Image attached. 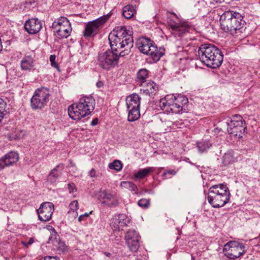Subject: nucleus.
Returning <instances> with one entry per match:
<instances>
[{
    "instance_id": "nucleus-23",
    "label": "nucleus",
    "mask_w": 260,
    "mask_h": 260,
    "mask_svg": "<svg viewBox=\"0 0 260 260\" xmlns=\"http://www.w3.org/2000/svg\"><path fill=\"white\" fill-rule=\"evenodd\" d=\"M126 104L127 109L140 108V98L136 93L130 94L126 99Z\"/></svg>"
},
{
    "instance_id": "nucleus-34",
    "label": "nucleus",
    "mask_w": 260,
    "mask_h": 260,
    "mask_svg": "<svg viewBox=\"0 0 260 260\" xmlns=\"http://www.w3.org/2000/svg\"><path fill=\"white\" fill-rule=\"evenodd\" d=\"M120 185L122 187L129 189L130 190L135 191V193H137L136 191L137 190V187L132 182L122 181L121 182Z\"/></svg>"
},
{
    "instance_id": "nucleus-38",
    "label": "nucleus",
    "mask_w": 260,
    "mask_h": 260,
    "mask_svg": "<svg viewBox=\"0 0 260 260\" xmlns=\"http://www.w3.org/2000/svg\"><path fill=\"white\" fill-rule=\"evenodd\" d=\"M185 126V124L182 120L176 121L174 122L173 129L176 128H183Z\"/></svg>"
},
{
    "instance_id": "nucleus-7",
    "label": "nucleus",
    "mask_w": 260,
    "mask_h": 260,
    "mask_svg": "<svg viewBox=\"0 0 260 260\" xmlns=\"http://www.w3.org/2000/svg\"><path fill=\"white\" fill-rule=\"evenodd\" d=\"M49 96L48 88L42 87L37 89L30 100L31 107L34 110L43 109L47 105Z\"/></svg>"
},
{
    "instance_id": "nucleus-33",
    "label": "nucleus",
    "mask_w": 260,
    "mask_h": 260,
    "mask_svg": "<svg viewBox=\"0 0 260 260\" xmlns=\"http://www.w3.org/2000/svg\"><path fill=\"white\" fill-rule=\"evenodd\" d=\"M211 146V144L208 141H203L198 143L197 147L199 151L203 153L209 149Z\"/></svg>"
},
{
    "instance_id": "nucleus-49",
    "label": "nucleus",
    "mask_w": 260,
    "mask_h": 260,
    "mask_svg": "<svg viewBox=\"0 0 260 260\" xmlns=\"http://www.w3.org/2000/svg\"><path fill=\"white\" fill-rule=\"evenodd\" d=\"M109 254H110V253H108V254H107V256H108Z\"/></svg>"
},
{
    "instance_id": "nucleus-16",
    "label": "nucleus",
    "mask_w": 260,
    "mask_h": 260,
    "mask_svg": "<svg viewBox=\"0 0 260 260\" xmlns=\"http://www.w3.org/2000/svg\"><path fill=\"white\" fill-rule=\"evenodd\" d=\"M130 222V219L124 214L115 215L111 219L110 226L113 231H119Z\"/></svg>"
},
{
    "instance_id": "nucleus-30",
    "label": "nucleus",
    "mask_w": 260,
    "mask_h": 260,
    "mask_svg": "<svg viewBox=\"0 0 260 260\" xmlns=\"http://www.w3.org/2000/svg\"><path fill=\"white\" fill-rule=\"evenodd\" d=\"M127 111L128 112L127 119L129 121H136L140 116V108L127 109Z\"/></svg>"
},
{
    "instance_id": "nucleus-9",
    "label": "nucleus",
    "mask_w": 260,
    "mask_h": 260,
    "mask_svg": "<svg viewBox=\"0 0 260 260\" xmlns=\"http://www.w3.org/2000/svg\"><path fill=\"white\" fill-rule=\"evenodd\" d=\"M52 27L55 29L58 36L62 38H67L72 31L69 20L65 17H60L52 23Z\"/></svg>"
},
{
    "instance_id": "nucleus-12",
    "label": "nucleus",
    "mask_w": 260,
    "mask_h": 260,
    "mask_svg": "<svg viewBox=\"0 0 260 260\" xmlns=\"http://www.w3.org/2000/svg\"><path fill=\"white\" fill-rule=\"evenodd\" d=\"M110 16V15L109 14L105 15L94 20L88 22L86 25L84 30V36L90 37L96 34L99 28L108 20Z\"/></svg>"
},
{
    "instance_id": "nucleus-20",
    "label": "nucleus",
    "mask_w": 260,
    "mask_h": 260,
    "mask_svg": "<svg viewBox=\"0 0 260 260\" xmlns=\"http://www.w3.org/2000/svg\"><path fill=\"white\" fill-rule=\"evenodd\" d=\"M64 169V165L60 164L55 168L51 170L47 177V181L50 183H55L59 177L62 174V171Z\"/></svg>"
},
{
    "instance_id": "nucleus-14",
    "label": "nucleus",
    "mask_w": 260,
    "mask_h": 260,
    "mask_svg": "<svg viewBox=\"0 0 260 260\" xmlns=\"http://www.w3.org/2000/svg\"><path fill=\"white\" fill-rule=\"evenodd\" d=\"M223 251L228 258L234 259L242 255L243 250L241 245L235 242H230L224 245Z\"/></svg>"
},
{
    "instance_id": "nucleus-13",
    "label": "nucleus",
    "mask_w": 260,
    "mask_h": 260,
    "mask_svg": "<svg viewBox=\"0 0 260 260\" xmlns=\"http://www.w3.org/2000/svg\"><path fill=\"white\" fill-rule=\"evenodd\" d=\"M140 236L134 229L128 230L124 236L125 242L129 248L133 252L137 251L139 247Z\"/></svg>"
},
{
    "instance_id": "nucleus-32",
    "label": "nucleus",
    "mask_w": 260,
    "mask_h": 260,
    "mask_svg": "<svg viewBox=\"0 0 260 260\" xmlns=\"http://www.w3.org/2000/svg\"><path fill=\"white\" fill-rule=\"evenodd\" d=\"M6 102L3 99L0 98V122L7 114L8 112L6 109Z\"/></svg>"
},
{
    "instance_id": "nucleus-50",
    "label": "nucleus",
    "mask_w": 260,
    "mask_h": 260,
    "mask_svg": "<svg viewBox=\"0 0 260 260\" xmlns=\"http://www.w3.org/2000/svg\"><path fill=\"white\" fill-rule=\"evenodd\" d=\"M109 254H110V253H108V254H107V256H108Z\"/></svg>"
},
{
    "instance_id": "nucleus-26",
    "label": "nucleus",
    "mask_w": 260,
    "mask_h": 260,
    "mask_svg": "<svg viewBox=\"0 0 260 260\" xmlns=\"http://www.w3.org/2000/svg\"><path fill=\"white\" fill-rule=\"evenodd\" d=\"M174 102L180 109H182L183 112H186V105L188 103V99L186 97L182 95H178L175 96V101Z\"/></svg>"
},
{
    "instance_id": "nucleus-40",
    "label": "nucleus",
    "mask_w": 260,
    "mask_h": 260,
    "mask_svg": "<svg viewBox=\"0 0 260 260\" xmlns=\"http://www.w3.org/2000/svg\"><path fill=\"white\" fill-rule=\"evenodd\" d=\"M92 212H90L89 213H85L83 214L80 215L79 217H78V221L79 222H81L82 221H84L86 220L87 218L89 216V215Z\"/></svg>"
},
{
    "instance_id": "nucleus-2",
    "label": "nucleus",
    "mask_w": 260,
    "mask_h": 260,
    "mask_svg": "<svg viewBox=\"0 0 260 260\" xmlns=\"http://www.w3.org/2000/svg\"><path fill=\"white\" fill-rule=\"evenodd\" d=\"M220 23L221 28L225 32L232 35L241 34L246 24L242 14L233 11L223 13L220 16Z\"/></svg>"
},
{
    "instance_id": "nucleus-22",
    "label": "nucleus",
    "mask_w": 260,
    "mask_h": 260,
    "mask_svg": "<svg viewBox=\"0 0 260 260\" xmlns=\"http://www.w3.org/2000/svg\"><path fill=\"white\" fill-rule=\"evenodd\" d=\"M35 59L31 55H25L20 62V67L23 71H31L35 67Z\"/></svg>"
},
{
    "instance_id": "nucleus-42",
    "label": "nucleus",
    "mask_w": 260,
    "mask_h": 260,
    "mask_svg": "<svg viewBox=\"0 0 260 260\" xmlns=\"http://www.w3.org/2000/svg\"><path fill=\"white\" fill-rule=\"evenodd\" d=\"M34 242V238H29L28 241H22V244L25 247H28Z\"/></svg>"
},
{
    "instance_id": "nucleus-10",
    "label": "nucleus",
    "mask_w": 260,
    "mask_h": 260,
    "mask_svg": "<svg viewBox=\"0 0 260 260\" xmlns=\"http://www.w3.org/2000/svg\"><path fill=\"white\" fill-rule=\"evenodd\" d=\"M174 101H175L174 95H167L164 99L160 100L159 106L160 108L167 113H173L175 114H182L183 113L182 109H180L175 104Z\"/></svg>"
},
{
    "instance_id": "nucleus-1",
    "label": "nucleus",
    "mask_w": 260,
    "mask_h": 260,
    "mask_svg": "<svg viewBox=\"0 0 260 260\" xmlns=\"http://www.w3.org/2000/svg\"><path fill=\"white\" fill-rule=\"evenodd\" d=\"M108 38L112 50L99 53L98 58L99 65L106 70L116 66L119 56L128 54L134 43L132 31L126 26H116Z\"/></svg>"
},
{
    "instance_id": "nucleus-6",
    "label": "nucleus",
    "mask_w": 260,
    "mask_h": 260,
    "mask_svg": "<svg viewBox=\"0 0 260 260\" xmlns=\"http://www.w3.org/2000/svg\"><path fill=\"white\" fill-rule=\"evenodd\" d=\"M172 18H169L168 24L172 30V34L175 37H181L189 32L191 25L188 21L181 20L175 13H172Z\"/></svg>"
},
{
    "instance_id": "nucleus-19",
    "label": "nucleus",
    "mask_w": 260,
    "mask_h": 260,
    "mask_svg": "<svg viewBox=\"0 0 260 260\" xmlns=\"http://www.w3.org/2000/svg\"><path fill=\"white\" fill-rule=\"evenodd\" d=\"M42 24L38 19H30L27 20L24 24V28L30 34H35L41 29Z\"/></svg>"
},
{
    "instance_id": "nucleus-48",
    "label": "nucleus",
    "mask_w": 260,
    "mask_h": 260,
    "mask_svg": "<svg viewBox=\"0 0 260 260\" xmlns=\"http://www.w3.org/2000/svg\"><path fill=\"white\" fill-rule=\"evenodd\" d=\"M224 0H211V3H213V2H215L216 3H222V2H223Z\"/></svg>"
},
{
    "instance_id": "nucleus-47",
    "label": "nucleus",
    "mask_w": 260,
    "mask_h": 260,
    "mask_svg": "<svg viewBox=\"0 0 260 260\" xmlns=\"http://www.w3.org/2000/svg\"><path fill=\"white\" fill-rule=\"evenodd\" d=\"M96 86H97V87L98 88H100V87H101L102 86H103V82L102 81H99L96 83Z\"/></svg>"
},
{
    "instance_id": "nucleus-43",
    "label": "nucleus",
    "mask_w": 260,
    "mask_h": 260,
    "mask_svg": "<svg viewBox=\"0 0 260 260\" xmlns=\"http://www.w3.org/2000/svg\"><path fill=\"white\" fill-rule=\"evenodd\" d=\"M39 260H59L57 257L56 256H45L43 257H42Z\"/></svg>"
},
{
    "instance_id": "nucleus-29",
    "label": "nucleus",
    "mask_w": 260,
    "mask_h": 260,
    "mask_svg": "<svg viewBox=\"0 0 260 260\" xmlns=\"http://www.w3.org/2000/svg\"><path fill=\"white\" fill-rule=\"evenodd\" d=\"M154 169L153 167H148L141 169L137 173H135L134 177L136 178L142 179L146 177L150 173L153 172Z\"/></svg>"
},
{
    "instance_id": "nucleus-15",
    "label": "nucleus",
    "mask_w": 260,
    "mask_h": 260,
    "mask_svg": "<svg viewBox=\"0 0 260 260\" xmlns=\"http://www.w3.org/2000/svg\"><path fill=\"white\" fill-rule=\"evenodd\" d=\"M54 205L51 202H44L41 204L37 210L39 219L42 221L50 220L54 211Z\"/></svg>"
},
{
    "instance_id": "nucleus-21",
    "label": "nucleus",
    "mask_w": 260,
    "mask_h": 260,
    "mask_svg": "<svg viewBox=\"0 0 260 260\" xmlns=\"http://www.w3.org/2000/svg\"><path fill=\"white\" fill-rule=\"evenodd\" d=\"M239 155L234 151L228 150L222 157V163L225 166H228L238 161Z\"/></svg>"
},
{
    "instance_id": "nucleus-36",
    "label": "nucleus",
    "mask_w": 260,
    "mask_h": 260,
    "mask_svg": "<svg viewBox=\"0 0 260 260\" xmlns=\"http://www.w3.org/2000/svg\"><path fill=\"white\" fill-rule=\"evenodd\" d=\"M176 172L174 170H166L162 173V177L164 179H168L171 178V177L173 175H175Z\"/></svg>"
},
{
    "instance_id": "nucleus-28",
    "label": "nucleus",
    "mask_w": 260,
    "mask_h": 260,
    "mask_svg": "<svg viewBox=\"0 0 260 260\" xmlns=\"http://www.w3.org/2000/svg\"><path fill=\"white\" fill-rule=\"evenodd\" d=\"M136 13V10L133 5H128L123 8L122 15L126 19L131 18Z\"/></svg>"
},
{
    "instance_id": "nucleus-8",
    "label": "nucleus",
    "mask_w": 260,
    "mask_h": 260,
    "mask_svg": "<svg viewBox=\"0 0 260 260\" xmlns=\"http://www.w3.org/2000/svg\"><path fill=\"white\" fill-rule=\"evenodd\" d=\"M246 128L245 122L239 115L232 116L230 122L228 123L227 130L231 136L241 138Z\"/></svg>"
},
{
    "instance_id": "nucleus-27",
    "label": "nucleus",
    "mask_w": 260,
    "mask_h": 260,
    "mask_svg": "<svg viewBox=\"0 0 260 260\" xmlns=\"http://www.w3.org/2000/svg\"><path fill=\"white\" fill-rule=\"evenodd\" d=\"M148 71L145 69H141L138 71L136 80L138 84L142 85L146 82V79L148 77Z\"/></svg>"
},
{
    "instance_id": "nucleus-11",
    "label": "nucleus",
    "mask_w": 260,
    "mask_h": 260,
    "mask_svg": "<svg viewBox=\"0 0 260 260\" xmlns=\"http://www.w3.org/2000/svg\"><path fill=\"white\" fill-rule=\"evenodd\" d=\"M97 198L102 204L110 207H116L119 204L116 194L112 193L106 189L101 190L97 194Z\"/></svg>"
},
{
    "instance_id": "nucleus-46",
    "label": "nucleus",
    "mask_w": 260,
    "mask_h": 260,
    "mask_svg": "<svg viewBox=\"0 0 260 260\" xmlns=\"http://www.w3.org/2000/svg\"><path fill=\"white\" fill-rule=\"evenodd\" d=\"M98 118H95L92 120L91 125L92 126L96 125L98 124Z\"/></svg>"
},
{
    "instance_id": "nucleus-17",
    "label": "nucleus",
    "mask_w": 260,
    "mask_h": 260,
    "mask_svg": "<svg viewBox=\"0 0 260 260\" xmlns=\"http://www.w3.org/2000/svg\"><path fill=\"white\" fill-rule=\"evenodd\" d=\"M207 198L208 202L213 207L220 208L224 206L229 202L230 197L209 192Z\"/></svg>"
},
{
    "instance_id": "nucleus-25",
    "label": "nucleus",
    "mask_w": 260,
    "mask_h": 260,
    "mask_svg": "<svg viewBox=\"0 0 260 260\" xmlns=\"http://www.w3.org/2000/svg\"><path fill=\"white\" fill-rule=\"evenodd\" d=\"M141 86H142V88L141 89V91L149 96L154 94L157 90V87L156 84L152 81H150L149 82H146Z\"/></svg>"
},
{
    "instance_id": "nucleus-18",
    "label": "nucleus",
    "mask_w": 260,
    "mask_h": 260,
    "mask_svg": "<svg viewBox=\"0 0 260 260\" xmlns=\"http://www.w3.org/2000/svg\"><path fill=\"white\" fill-rule=\"evenodd\" d=\"M19 158V154L16 151H11L7 153L0 158V171L5 167H10L16 164Z\"/></svg>"
},
{
    "instance_id": "nucleus-35",
    "label": "nucleus",
    "mask_w": 260,
    "mask_h": 260,
    "mask_svg": "<svg viewBox=\"0 0 260 260\" xmlns=\"http://www.w3.org/2000/svg\"><path fill=\"white\" fill-rule=\"evenodd\" d=\"M109 168L116 171H120L122 168V164L120 160H115L113 162L109 164Z\"/></svg>"
},
{
    "instance_id": "nucleus-41",
    "label": "nucleus",
    "mask_w": 260,
    "mask_h": 260,
    "mask_svg": "<svg viewBox=\"0 0 260 260\" xmlns=\"http://www.w3.org/2000/svg\"><path fill=\"white\" fill-rule=\"evenodd\" d=\"M68 187L70 193L74 192L76 191V187L74 183H69L68 184Z\"/></svg>"
},
{
    "instance_id": "nucleus-44",
    "label": "nucleus",
    "mask_w": 260,
    "mask_h": 260,
    "mask_svg": "<svg viewBox=\"0 0 260 260\" xmlns=\"http://www.w3.org/2000/svg\"><path fill=\"white\" fill-rule=\"evenodd\" d=\"M165 124L167 127H170V129H173L174 122L170 120H167L165 122Z\"/></svg>"
},
{
    "instance_id": "nucleus-39",
    "label": "nucleus",
    "mask_w": 260,
    "mask_h": 260,
    "mask_svg": "<svg viewBox=\"0 0 260 260\" xmlns=\"http://www.w3.org/2000/svg\"><path fill=\"white\" fill-rule=\"evenodd\" d=\"M56 56L55 55H51L50 56V61L52 67L57 69L59 70V67L57 62H55Z\"/></svg>"
},
{
    "instance_id": "nucleus-24",
    "label": "nucleus",
    "mask_w": 260,
    "mask_h": 260,
    "mask_svg": "<svg viewBox=\"0 0 260 260\" xmlns=\"http://www.w3.org/2000/svg\"><path fill=\"white\" fill-rule=\"evenodd\" d=\"M209 192H214V193L220 195H225L230 197V193L229 188L226 185L220 184L218 185H213L209 189Z\"/></svg>"
},
{
    "instance_id": "nucleus-5",
    "label": "nucleus",
    "mask_w": 260,
    "mask_h": 260,
    "mask_svg": "<svg viewBox=\"0 0 260 260\" xmlns=\"http://www.w3.org/2000/svg\"><path fill=\"white\" fill-rule=\"evenodd\" d=\"M136 45L141 52L150 55L155 62L158 61L165 54L164 48H158L155 43L149 38L142 37L139 39Z\"/></svg>"
},
{
    "instance_id": "nucleus-3",
    "label": "nucleus",
    "mask_w": 260,
    "mask_h": 260,
    "mask_svg": "<svg viewBox=\"0 0 260 260\" xmlns=\"http://www.w3.org/2000/svg\"><path fill=\"white\" fill-rule=\"evenodd\" d=\"M200 60L206 66L215 69L219 67L223 61L221 51L211 44H203L198 50Z\"/></svg>"
},
{
    "instance_id": "nucleus-31",
    "label": "nucleus",
    "mask_w": 260,
    "mask_h": 260,
    "mask_svg": "<svg viewBox=\"0 0 260 260\" xmlns=\"http://www.w3.org/2000/svg\"><path fill=\"white\" fill-rule=\"evenodd\" d=\"M70 210L68 211V214H73L74 218H76L78 213L77 210L79 208V204L77 200L72 201L69 205Z\"/></svg>"
},
{
    "instance_id": "nucleus-51",
    "label": "nucleus",
    "mask_w": 260,
    "mask_h": 260,
    "mask_svg": "<svg viewBox=\"0 0 260 260\" xmlns=\"http://www.w3.org/2000/svg\"><path fill=\"white\" fill-rule=\"evenodd\" d=\"M109 254H110V253H108V254H107V256H108Z\"/></svg>"
},
{
    "instance_id": "nucleus-45",
    "label": "nucleus",
    "mask_w": 260,
    "mask_h": 260,
    "mask_svg": "<svg viewBox=\"0 0 260 260\" xmlns=\"http://www.w3.org/2000/svg\"><path fill=\"white\" fill-rule=\"evenodd\" d=\"M89 175L90 177H95V170L94 169H92L89 172Z\"/></svg>"
},
{
    "instance_id": "nucleus-37",
    "label": "nucleus",
    "mask_w": 260,
    "mask_h": 260,
    "mask_svg": "<svg viewBox=\"0 0 260 260\" xmlns=\"http://www.w3.org/2000/svg\"><path fill=\"white\" fill-rule=\"evenodd\" d=\"M138 205L142 208H147L150 204L149 200L146 199H142L140 200L138 202Z\"/></svg>"
},
{
    "instance_id": "nucleus-4",
    "label": "nucleus",
    "mask_w": 260,
    "mask_h": 260,
    "mask_svg": "<svg viewBox=\"0 0 260 260\" xmlns=\"http://www.w3.org/2000/svg\"><path fill=\"white\" fill-rule=\"evenodd\" d=\"M95 100L91 96L81 97L77 103L73 104L68 107L70 117L75 120L89 115L94 110Z\"/></svg>"
}]
</instances>
